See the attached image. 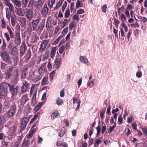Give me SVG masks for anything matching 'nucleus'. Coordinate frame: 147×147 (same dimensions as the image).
<instances>
[{
	"instance_id": "1",
	"label": "nucleus",
	"mask_w": 147,
	"mask_h": 147,
	"mask_svg": "<svg viewBox=\"0 0 147 147\" xmlns=\"http://www.w3.org/2000/svg\"><path fill=\"white\" fill-rule=\"evenodd\" d=\"M13 67H9L7 71V74L8 77L10 78H12V80L13 82H17L18 79V73L17 69H15L13 71Z\"/></svg>"
},
{
	"instance_id": "2",
	"label": "nucleus",
	"mask_w": 147,
	"mask_h": 147,
	"mask_svg": "<svg viewBox=\"0 0 147 147\" xmlns=\"http://www.w3.org/2000/svg\"><path fill=\"white\" fill-rule=\"evenodd\" d=\"M16 111V105H11L9 109L7 111V114L9 117H12L14 116Z\"/></svg>"
},
{
	"instance_id": "3",
	"label": "nucleus",
	"mask_w": 147,
	"mask_h": 147,
	"mask_svg": "<svg viewBox=\"0 0 147 147\" xmlns=\"http://www.w3.org/2000/svg\"><path fill=\"white\" fill-rule=\"evenodd\" d=\"M1 56L2 59L7 63L9 62L10 59V56L8 53L5 51L2 52L1 53Z\"/></svg>"
},
{
	"instance_id": "4",
	"label": "nucleus",
	"mask_w": 147,
	"mask_h": 147,
	"mask_svg": "<svg viewBox=\"0 0 147 147\" xmlns=\"http://www.w3.org/2000/svg\"><path fill=\"white\" fill-rule=\"evenodd\" d=\"M47 61L42 64L41 67L39 68L38 71L37 73L38 74H39L42 76L43 74L47 71L46 69V65Z\"/></svg>"
},
{
	"instance_id": "5",
	"label": "nucleus",
	"mask_w": 147,
	"mask_h": 147,
	"mask_svg": "<svg viewBox=\"0 0 147 147\" xmlns=\"http://www.w3.org/2000/svg\"><path fill=\"white\" fill-rule=\"evenodd\" d=\"M7 84H8V86L9 88V91L11 92L13 91L12 94L13 96L16 95L18 94V90L19 89L18 86H17L14 88V86L13 85L11 86L8 83Z\"/></svg>"
},
{
	"instance_id": "6",
	"label": "nucleus",
	"mask_w": 147,
	"mask_h": 147,
	"mask_svg": "<svg viewBox=\"0 0 147 147\" xmlns=\"http://www.w3.org/2000/svg\"><path fill=\"white\" fill-rule=\"evenodd\" d=\"M37 72H34L32 73L31 75V77L32 79L34 81V82H37L40 79L42 76L40 75L37 74Z\"/></svg>"
},
{
	"instance_id": "7",
	"label": "nucleus",
	"mask_w": 147,
	"mask_h": 147,
	"mask_svg": "<svg viewBox=\"0 0 147 147\" xmlns=\"http://www.w3.org/2000/svg\"><path fill=\"white\" fill-rule=\"evenodd\" d=\"M29 121V119L27 117H24L23 118L21 125V128L22 130L24 129L26 126L27 124Z\"/></svg>"
},
{
	"instance_id": "8",
	"label": "nucleus",
	"mask_w": 147,
	"mask_h": 147,
	"mask_svg": "<svg viewBox=\"0 0 147 147\" xmlns=\"http://www.w3.org/2000/svg\"><path fill=\"white\" fill-rule=\"evenodd\" d=\"M14 38V42L15 44L18 45L21 43V39L20 36V33L19 32H16Z\"/></svg>"
},
{
	"instance_id": "9",
	"label": "nucleus",
	"mask_w": 147,
	"mask_h": 147,
	"mask_svg": "<svg viewBox=\"0 0 147 147\" xmlns=\"http://www.w3.org/2000/svg\"><path fill=\"white\" fill-rule=\"evenodd\" d=\"M48 43V42L47 40H45L42 41L39 48V50L40 51H44L47 46Z\"/></svg>"
},
{
	"instance_id": "10",
	"label": "nucleus",
	"mask_w": 147,
	"mask_h": 147,
	"mask_svg": "<svg viewBox=\"0 0 147 147\" xmlns=\"http://www.w3.org/2000/svg\"><path fill=\"white\" fill-rule=\"evenodd\" d=\"M7 92V89L5 86H0V95L1 96H5Z\"/></svg>"
},
{
	"instance_id": "11",
	"label": "nucleus",
	"mask_w": 147,
	"mask_h": 147,
	"mask_svg": "<svg viewBox=\"0 0 147 147\" xmlns=\"http://www.w3.org/2000/svg\"><path fill=\"white\" fill-rule=\"evenodd\" d=\"M39 23V20L38 19L32 20V25L33 30H35L37 27Z\"/></svg>"
},
{
	"instance_id": "12",
	"label": "nucleus",
	"mask_w": 147,
	"mask_h": 147,
	"mask_svg": "<svg viewBox=\"0 0 147 147\" xmlns=\"http://www.w3.org/2000/svg\"><path fill=\"white\" fill-rule=\"evenodd\" d=\"M16 127L15 125H12L9 129V135L10 136H12L15 134L16 130Z\"/></svg>"
},
{
	"instance_id": "13",
	"label": "nucleus",
	"mask_w": 147,
	"mask_h": 147,
	"mask_svg": "<svg viewBox=\"0 0 147 147\" xmlns=\"http://www.w3.org/2000/svg\"><path fill=\"white\" fill-rule=\"evenodd\" d=\"M73 103L74 104H75L76 103L78 104V105L75 109V110L77 111L79 109L80 107V103L81 102L80 100H79L78 99L75 97H73Z\"/></svg>"
},
{
	"instance_id": "14",
	"label": "nucleus",
	"mask_w": 147,
	"mask_h": 147,
	"mask_svg": "<svg viewBox=\"0 0 147 147\" xmlns=\"http://www.w3.org/2000/svg\"><path fill=\"white\" fill-rule=\"evenodd\" d=\"M25 16L28 19H31L33 17V13L31 11L28 10L25 13Z\"/></svg>"
},
{
	"instance_id": "15",
	"label": "nucleus",
	"mask_w": 147,
	"mask_h": 147,
	"mask_svg": "<svg viewBox=\"0 0 147 147\" xmlns=\"http://www.w3.org/2000/svg\"><path fill=\"white\" fill-rule=\"evenodd\" d=\"M37 103L36 100V92L35 91V93L33 95L32 97V100L31 101V105L32 106H34Z\"/></svg>"
},
{
	"instance_id": "16",
	"label": "nucleus",
	"mask_w": 147,
	"mask_h": 147,
	"mask_svg": "<svg viewBox=\"0 0 147 147\" xmlns=\"http://www.w3.org/2000/svg\"><path fill=\"white\" fill-rule=\"evenodd\" d=\"M80 60L82 63L86 64L88 63V59L85 56H80Z\"/></svg>"
},
{
	"instance_id": "17",
	"label": "nucleus",
	"mask_w": 147,
	"mask_h": 147,
	"mask_svg": "<svg viewBox=\"0 0 147 147\" xmlns=\"http://www.w3.org/2000/svg\"><path fill=\"white\" fill-rule=\"evenodd\" d=\"M28 83H24L23 86L21 88V91L22 92H26L28 88Z\"/></svg>"
},
{
	"instance_id": "18",
	"label": "nucleus",
	"mask_w": 147,
	"mask_h": 147,
	"mask_svg": "<svg viewBox=\"0 0 147 147\" xmlns=\"http://www.w3.org/2000/svg\"><path fill=\"white\" fill-rule=\"evenodd\" d=\"M36 130L35 129H33L31 131H30L29 134L27 135V138L29 139L32 138L36 132Z\"/></svg>"
},
{
	"instance_id": "19",
	"label": "nucleus",
	"mask_w": 147,
	"mask_h": 147,
	"mask_svg": "<svg viewBox=\"0 0 147 147\" xmlns=\"http://www.w3.org/2000/svg\"><path fill=\"white\" fill-rule=\"evenodd\" d=\"M28 96L27 94L22 96L21 98V102L24 103H25L28 100Z\"/></svg>"
},
{
	"instance_id": "20",
	"label": "nucleus",
	"mask_w": 147,
	"mask_h": 147,
	"mask_svg": "<svg viewBox=\"0 0 147 147\" xmlns=\"http://www.w3.org/2000/svg\"><path fill=\"white\" fill-rule=\"evenodd\" d=\"M26 20L25 18L21 17L20 19V22L22 26H25L26 25Z\"/></svg>"
},
{
	"instance_id": "21",
	"label": "nucleus",
	"mask_w": 147,
	"mask_h": 147,
	"mask_svg": "<svg viewBox=\"0 0 147 147\" xmlns=\"http://www.w3.org/2000/svg\"><path fill=\"white\" fill-rule=\"evenodd\" d=\"M36 85H33L32 86L30 91V93L31 94H32V93H33V94H34L35 91L36 92V94L37 93V88H36Z\"/></svg>"
},
{
	"instance_id": "22",
	"label": "nucleus",
	"mask_w": 147,
	"mask_h": 147,
	"mask_svg": "<svg viewBox=\"0 0 147 147\" xmlns=\"http://www.w3.org/2000/svg\"><path fill=\"white\" fill-rule=\"evenodd\" d=\"M56 50V47H53L52 48L51 52V57L52 59H53L55 56Z\"/></svg>"
},
{
	"instance_id": "23",
	"label": "nucleus",
	"mask_w": 147,
	"mask_h": 147,
	"mask_svg": "<svg viewBox=\"0 0 147 147\" xmlns=\"http://www.w3.org/2000/svg\"><path fill=\"white\" fill-rule=\"evenodd\" d=\"M43 103L42 102H40L35 107L34 109V111L35 112H37L40 109Z\"/></svg>"
},
{
	"instance_id": "24",
	"label": "nucleus",
	"mask_w": 147,
	"mask_h": 147,
	"mask_svg": "<svg viewBox=\"0 0 147 147\" xmlns=\"http://www.w3.org/2000/svg\"><path fill=\"white\" fill-rule=\"evenodd\" d=\"M5 121V116L2 115L0 117V125H3Z\"/></svg>"
},
{
	"instance_id": "25",
	"label": "nucleus",
	"mask_w": 147,
	"mask_h": 147,
	"mask_svg": "<svg viewBox=\"0 0 147 147\" xmlns=\"http://www.w3.org/2000/svg\"><path fill=\"white\" fill-rule=\"evenodd\" d=\"M65 134V129L64 128H63L61 129V131H60L59 134V136L60 137L62 138L64 136Z\"/></svg>"
},
{
	"instance_id": "26",
	"label": "nucleus",
	"mask_w": 147,
	"mask_h": 147,
	"mask_svg": "<svg viewBox=\"0 0 147 147\" xmlns=\"http://www.w3.org/2000/svg\"><path fill=\"white\" fill-rule=\"evenodd\" d=\"M28 68H26L24 70L22 74V78H25L26 77L27 74H28Z\"/></svg>"
},
{
	"instance_id": "27",
	"label": "nucleus",
	"mask_w": 147,
	"mask_h": 147,
	"mask_svg": "<svg viewBox=\"0 0 147 147\" xmlns=\"http://www.w3.org/2000/svg\"><path fill=\"white\" fill-rule=\"evenodd\" d=\"M48 12V8L46 5H45L42 10V14L46 15Z\"/></svg>"
},
{
	"instance_id": "28",
	"label": "nucleus",
	"mask_w": 147,
	"mask_h": 147,
	"mask_svg": "<svg viewBox=\"0 0 147 147\" xmlns=\"http://www.w3.org/2000/svg\"><path fill=\"white\" fill-rule=\"evenodd\" d=\"M12 2L16 6L18 7H21V3L20 1L17 0H13Z\"/></svg>"
},
{
	"instance_id": "29",
	"label": "nucleus",
	"mask_w": 147,
	"mask_h": 147,
	"mask_svg": "<svg viewBox=\"0 0 147 147\" xmlns=\"http://www.w3.org/2000/svg\"><path fill=\"white\" fill-rule=\"evenodd\" d=\"M59 114L58 111H56L53 112L51 115V118L52 119H54L57 116H58Z\"/></svg>"
},
{
	"instance_id": "30",
	"label": "nucleus",
	"mask_w": 147,
	"mask_h": 147,
	"mask_svg": "<svg viewBox=\"0 0 147 147\" xmlns=\"http://www.w3.org/2000/svg\"><path fill=\"white\" fill-rule=\"evenodd\" d=\"M6 17L9 20H10L11 14V12L9 10V9L7 8L6 9Z\"/></svg>"
},
{
	"instance_id": "31",
	"label": "nucleus",
	"mask_w": 147,
	"mask_h": 147,
	"mask_svg": "<svg viewBox=\"0 0 147 147\" xmlns=\"http://www.w3.org/2000/svg\"><path fill=\"white\" fill-rule=\"evenodd\" d=\"M63 102V100L60 98H58L56 100V104L58 105H61Z\"/></svg>"
},
{
	"instance_id": "32",
	"label": "nucleus",
	"mask_w": 147,
	"mask_h": 147,
	"mask_svg": "<svg viewBox=\"0 0 147 147\" xmlns=\"http://www.w3.org/2000/svg\"><path fill=\"white\" fill-rule=\"evenodd\" d=\"M60 64V62L58 60V59H56L55 61V63L53 65V67L57 68L59 67Z\"/></svg>"
},
{
	"instance_id": "33",
	"label": "nucleus",
	"mask_w": 147,
	"mask_h": 147,
	"mask_svg": "<svg viewBox=\"0 0 147 147\" xmlns=\"http://www.w3.org/2000/svg\"><path fill=\"white\" fill-rule=\"evenodd\" d=\"M49 57V54L48 53L45 51L43 55V58L42 60L43 61H45L46 59L48 58Z\"/></svg>"
},
{
	"instance_id": "34",
	"label": "nucleus",
	"mask_w": 147,
	"mask_h": 147,
	"mask_svg": "<svg viewBox=\"0 0 147 147\" xmlns=\"http://www.w3.org/2000/svg\"><path fill=\"white\" fill-rule=\"evenodd\" d=\"M26 51L25 47L24 46H22L20 48V55L23 56Z\"/></svg>"
},
{
	"instance_id": "35",
	"label": "nucleus",
	"mask_w": 147,
	"mask_h": 147,
	"mask_svg": "<svg viewBox=\"0 0 147 147\" xmlns=\"http://www.w3.org/2000/svg\"><path fill=\"white\" fill-rule=\"evenodd\" d=\"M7 29L9 32V34L11 38H12L14 37V35L13 32L12 31L11 29L9 27H7Z\"/></svg>"
},
{
	"instance_id": "36",
	"label": "nucleus",
	"mask_w": 147,
	"mask_h": 147,
	"mask_svg": "<svg viewBox=\"0 0 147 147\" xmlns=\"http://www.w3.org/2000/svg\"><path fill=\"white\" fill-rule=\"evenodd\" d=\"M29 142L30 140H26V139H24L22 144L23 146L26 147H28V143Z\"/></svg>"
},
{
	"instance_id": "37",
	"label": "nucleus",
	"mask_w": 147,
	"mask_h": 147,
	"mask_svg": "<svg viewBox=\"0 0 147 147\" xmlns=\"http://www.w3.org/2000/svg\"><path fill=\"white\" fill-rule=\"evenodd\" d=\"M39 39L38 37L35 35H33L32 36L31 38V42H36L37 40Z\"/></svg>"
},
{
	"instance_id": "38",
	"label": "nucleus",
	"mask_w": 147,
	"mask_h": 147,
	"mask_svg": "<svg viewBox=\"0 0 147 147\" xmlns=\"http://www.w3.org/2000/svg\"><path fill=\"white\" fill-rule=\"evenodd\" d=\"M63 1L62 0H59L56 6L54 8V9H58L61 5Z\"/></svg>"
},
{
	"instance_id": "39",
	"label": "nucleus",
	"mask_w": 147,
	"mask_h": 147,
	"mask_svg": "<svg viewBox=\"0 0 147 147\" xmlns=\"http://www.w3.org/2000/svg\"><path fill=\"white\" fill-rule=\"evenodd\" d=\"M70 15V10L69 8L66 9L64 15H65V17L66 18H68Z\"/></svg>"
},
{
	"instance_id": "40",
	"label": "nucleus",
	"mask_w": 147,
	"mask_h": 147,
	"mask_svg": "<svg viewBox=\"0 0 147 147\" xmlns=\"http://www.w3.org/2000/svg\"><path fill=\"white\" fill-rule=\"evenodd\" d=\"M18 53V50L17 47H13L12 49L11 53L12 54L15 55L17 54Z\"/></svg>"
},
{
	"instance_id": "41",
	"label": "nucleus",
	"mask_w": 147,
	"mask_h": 147,
	"mask_svg": "<svg viewBox=\"0 0 147 147\" xmlns=\"http://www.w3.org/2000/svg\"><path fill=\"white\" fill-rule=\"evenodd\" d=\"M29 0H22V7H26L27 5Z\"/></svg>"
},
{
	"instance_id": "42",
	"label": "nucleus",
	"mask_w": 147,
	"mask_h": 147,
	"mask_svg": "<svg viewBox=\"0 0 147 147\" xmlns=\"http://www.w3.org/2000/svg\"><path fill=\"white\" fill-rule=\"evenodd\" d=\"M120 30L121 39H122L123 40L124 39L125 34L122 28H120Z\"/></svg>"
},
{
	"instance_id": "43",
	"label": "nucleus",
	"mask_w": 147,
	"mask_h": 147,
	"mask_svg": "<svg viewBox=\"0 0 147 147\" xmlns=\"http://www.w3.org/2000/svg\"><path fill=\"white\" fill-rule=\"evenodd\" d=\"M17 12L18 14L19 15L21 16H24V14L23 12L22 9L21 8H20L18 9L17 11Z\"/></svg>"
},
{
	"instance_id": "44",
	"label": "nucleus",
	"mask_w": 147,
	"mask_h": 147,
	"mask_svg": "<svg viewBox=\"0 0 147 147\" xmlns=\"http://www.w3.org/2000/svg\"><path fill=\"white\" fill-rule=\"evenodd\" d=\"M73 19L74 20H76L78 22L79 21V16L77 13H75L73 17Z\"/></svg>"
},
{
	"instance_id": "45",
	"label": "nucleus",
	"mask_w": 147,
	"mask_h": 147,
	"mask_svg": "<svg viewBox=\"0 0 147 147\" xmlns=\"http://www.w3.org/2000/svg\"><path fill=\"white\" fill-rule=\"evenodd\" d=\"M44 27V24L41 23L38 26V29L40 31H41Z\"/></svg>"
},
{
	"instance_id": "46",
	"label": "nucleus",
	"mask_w": 147,
	"mask_h": 147,
	"mask_svg": "<svg viewBox=\"0 0 147 147\" xmlns=\"http://www.w3.org/2000/svg\"><path fill=\"white\" fill-rule=\"evenodd\" d=\"M120 18L123 22H125L126 20V18L124 15L122 13H121Z\"/></svg>"
},
{
	"instance_id": "47",
	"label": "nucleus",
	"mask_w": 147,
	"mask_h": 147,
	"mask_svg": "<svg viewBox=\"0 0 147 147\" xmlns=\"http://www.w3.org/2000/svg\"><path fill=\"white\" fill-rule=\"evenodd\" d=\"M7 5L9 7L10 9V11H12L13 10L14 7L12 4L11 3L9 2L7 3Z\"/></svg>"
},
{
	"instance_id": "48",
	"label": "nucleus",
	"mask_w": 147,
	"mask_h": 147,
	"mask_svg": "<svg viewBox=\"0 0 147 147\" xmlns=\"http://www.w3.org/2000/svg\"><path fill=\"white\" fill-rule=\"evenodd\" d=\"M121 24L122 27L124 28L125 31V32H127L128 30V28L127 25L124 23H122Z\"/></svg>"
},
{
	"instance_id": "49",
	"label": "nucleus",
	"mask_w": 147,
	"mask_h": 147,
	"mask_svg": "<svg viewBox=\"0 0 147 147\" xmlns=\"http://www.w3.org/2000/svg\"><path fill=\"white\" fill-rule=\"evenodd\" d=\"M51 23L50 20L49 19H47L46 24V26L47 28H50L51 27Z\"/></svg>"
},
{
	"instance_id": "50",
	"label": "nucleus",
	"mask_w": 147,
	"mask_h": 147,
	"mask_svg": "<svg viewBox=\"0 0 147 147\" xmlns=\"http://www.w3.org/2000/svg\"><path fill=\"white\" fill-rule=\"evenodd\" d=\"M6 47V43L4 40H3L2 45L1 47V49L2 50H5Z\"/></svg>"
},
{
	"instance_id": "51",
	"label": "nucleus",
	"mask_w": 147,
	"mask_h": 147,
	"mask_svg": "<svg viewBox=\"0 0 147 147\" xmlns=\"http://www.w3.org/2000/svg\"><path fill=\"white\" fill-rule=\"evenodd\" d=\"M75 26L74 22L71 21L69 24V29L70 30H72L73 28Z\"/></svg>"
},
{
	"instance_id": "52",
	"label": "nucleus",
	"mask_w": 147,
	"mask_h": 147,
	"mask_svg": "<svg viewBox=\"0 0 147 147\" xmlns=\"http://www.w3.org/2000/svg\"><path fill=\"white\" fill-rule=\"evenodd\" d=\"M81 4V2L79 0H78L77 1L76 5V8H78L79 7H82Z\"/></svg>"
},
{
	"instance_id": "53",
	"label": "nucleus",
	"mask_w": 147,
	"mask_h": 147,
	"mask_svg": "<svg viewBox=\"0 0 147 147\" xmlns=\"http://www.w3.org/2000/svg\"><path fill=\"white\" fill-rule=\"evenodd\" d=\"M4 36H5L7 41H9L10 40V37L9 35L7 32H5L4 33Z\"/></svg>"
},
{
	"instance_id": "54",
	"label": "nucleus",
	"mask_w": 147,
	"mask_h": 147,
	"mask_svg": "<svg viewBox=\"0 0 147 147\" xmlns=\"http://www.w3.org/2000/svg\"><path fill=\"white\" fill-rule=\"evenodd\" d=\"M38 114H36L34 115L33 117L31 119L30 122V124H32L35 121L36 118L38 117Z\"/></svg>"
},
{
	"instance_id": "55",
	"label": "nucleus",
	"mask_w": 147,
	"mask_h": 147,
	"mask_svg": "<svg viewBox=\"0 0 147 147\" xmlns=\"http://www.w3.org/2000/svg\"><path fill=\"white\" fill-rule=\"evenodd\" d=\"M67 5V2H66V1H65V2L64 3L62 7V10L63 12L65 10L66 7Z\"/></svg>"
},
{
	"instance_id": "56",
	"label": "nucleus",
	"mask_w": 147,
	"mask_h": 147,
	"mask_svg": "<svg viewBox=\"0 0 147 147\" xmlns=\"http://www.w3.org/2000/svg\"><path fill=\"white\" fill-rule=\"evenodd\" d=\"M131 26L133 28H138L139 25L137 22H136L135 23L131 24Z\"/></svg>"
},
{
	"instance_id": "57",
	"label": "nucleus",
	"mask_w": 147,
	"mask_h": 147,
	"mask_svg": "<svg viewBox=\"0 0 147 147\" xmlns=\"http://www.w3.org/2000/svg\"><path fill=\"white\" fill-rule=\"evenodd\" d=\"M97 130L96 136H98L100 134V126L98 125V126L96 128Z\"/></svg>"
},
{
	"instance_id": "58",
	"label": "nucleus",
	"mask_w": 147,
	"mask_h": 147,
	"mask_svg": "<svg viewBox=\"0 0 147 147\" xmlns=\"http://www.w3.org/2000/svg\"><path fill=\"white\" fill-rule=\"evenodd\" d=\"M124 8L125 7L123 6H122L120 8H118L117 9L118 13L119 14L121 12L123 11Z\"/></svg>"
},
{
	"instance_id": "59",
	"label": "nucleus",
	"mask_w": 147,
	"mask_h": 147,
	"mask_svg": "<svg viewBox=\"0 0 147 147\" xmlns=\"http://www.w3.org/2000/svg\"><path fill=\"white\" fill-rule=\"evenodd\" d=\"M107 5L106 4L104 5L102 7V11L104 13H106L107 11Z\"/></svg>"
},
{
	"instance_id": "60",
	"label": "nucleus",
	"mask_w": 147,
	"mask_h": 147,
	"mask_svg": "<svg viewBox=\"0 0 147 147\" xmlns=\"http://www.w3.org/2000/svg\"><path fill=\"white\" fill-rule=\"evenodd\" d=\"M138 18L144 22H145L147 21V19L145 17L140 16L138 17Z\"/></svg>"
},
{
	"instance_id": "61",
	"label": "nucleus",
	"mask_w": 147,
	"mask_h": 147,
	"mask_svg": "<svg viewBox=\"0 0 147 147\" xmlns=\"http://www.w3.org/2000/svg\"><path fill=\"white\" fill-rule=\"evenodd\" d=\"M105 112V111L104 110H102L100 113V115L101 118L102 119L104 117V115Z\"/></svg>"
},
{
	"instance_id": "62",
	"label": "nucleus",
	"mask_w": 147,
	"mask_h": 147,
	"mask_svg": "<svg viewBox=\"0 0 147 147\" xmlns=\"http://www.w3.org/2000/svg\"><path fill=\"white\" fill-rule=\"evenodd\" d=\"M136 76L138 78H140L142 76V73L140 71L137 72Z\"/></svg>"
},
{
	"instance_id": "63",
	"label": "nucleus",
	"mask_w": 147,
	"mask_h": 147,
	"mask_svg": "<svg viewBox=\"0 0 147 147\" xmlns=\"http://www.w3.org/2000/svg\"><path fill=\"white\" fill-rule=\"evenodd\" d=\"M102 129H101V132L102 134H104L106 130V127L105 125L103 126H102Z\"/></svg>"
},
{
	"instance_id": "64",
	"label": "nucleus",
	"mask_w": 147,
	"mask_h": 147,
	"mask_svg": "<svg viewBox=\"0 0 147 147\" xmlns=\"http://www.w3.org/2000/svg\"><path fill=\"white\" fill-rule=\"evenodd\" d=\"M55 75V72L54 71L51 72L50 74V78H51V80L53 79V78L54 77V76Z\"/></svg>"
}]
</instances>
